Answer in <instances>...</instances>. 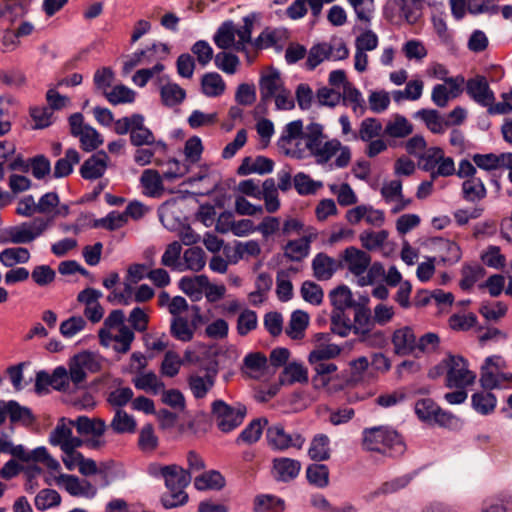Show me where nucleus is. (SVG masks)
I'll return each mask as SVG.
<instances>
[{
    "instance_id": "8",
    "label": "nucleus",
    "mask_w": 512,
    "mask_h": 512,
    "mask_svg": "<svg viewBox=\"0 0 512 512\" xmlns=\"http://www.w3.org/2000/svg\"><path fill=\"white\" fill-rule=\"evenodd\" d=\"M53 218L36 217L32 221L11 226L5 230V241L13 244H27L41 236L51 225Z\"/></svg>"
},
{
    "instance_id": "38",
    "label": "nucleus",
    "mask_w": 512,
    "mask_h": 512,
    "mask_svg": "<svg viewBox=\"0 0 512 512\" xmlns=\"http://www.w3.org/2000/svg\"><path fill=\"white\" fill-rule=\"evenodd\" d=\"M330 440L325 434H317L311 441L308 455L314 461H325L330 458Z\"/></svg>"
},
{
    "instance_id": "32",
    "label": "nucleus",
    "mask_w": 512,
    "mask_h": 512,
    "mask_svg": "<svg viewBox=\"0 0 512 512\" xmlns=\"http://www.w3.org/2000/svg\"><path fill=\"white\" fill-rule=\"evenodd\" d=\"M473 409L481 415L491 414L497 405L496 396L489 391L476 392L471 397Z\"/></svg>"
},
{
    "instance_id": "50",
    "label": "nucleus",
    "mask_w": 512,
    "mask_h": 512,
    "mask_svg": "<svg viewBox=\"0 0 512 512\" xmlns=\"http://www.w3.org/2000/svg\"><path fill=\"white\" fill-rule=\"evenodd\" d=\"M387 238L388 232L386 230H365L359 235L361 245L369 251L381 248L386 242Z\"/></svg>"
},
{
    "instance_id": "2",
    "label": "nucleus",
    "mask_w": 512,
    "mask_h": 512,
    "mask_svg": "<svg viewBox=\"0 0 512 512\" xmlns=\"http://www.w3.org/2000/svg\"><path fill=\"white\" fill-rule=\"evenodd\" d=\"M305 146L310 154L315 158L319 165L328 163L338 152L334 165L337 168H345L351 161V150L348 146H343L336 139L327 140L324 134V127L319 123H310L306 126L303 134Z\"/></svg>"
},
{
    "instance_id": "7",
    "label": "nucleus",
    "mask_w": 512,
    "mask_h": 512,
    "mask_svg": "<svg viewBox=\"0 0 512 512\" xmlns=\"http://www.w3.org/2000/svg\"><path fill=\"white\" fill-rule=\"evenodd\" d=\"M457 176L465 179L462 183V196L467 202L476 203L487 196L483 180L477 176L476 167L470 161H460Z\"/></svg>"
},
{
    "instance_id": "31",
    "label": "nucleus",
    "mask_w": 512,
    "mask_h": 512,
    "mask_svg": "<svg viewBox=\"0 0 512 512\" xmlns=\"http://www.w3.org/2000/svg\"><path fill=\"white\" fill-rule=\"evenodd\" d=\"M201 88L203 94L208 97H218L226 89V84L221 75L216 72L206 73L201 79Z\"/></svg>"
},
{
    "instance_id": "30",
    "label": "nucleus",
    "mask_w": 512,
    "mask_h": 512,
    "mask_svg": "<svg viewBox=\"0 0 512 512\" xmlns=\"http://www.w3.org/2000/svg\"><path fill=\"white\" fill-rule=\"evenodd\" d=\"M30 258L31 254L25 247H11L0 252V262L8 268H12L17 264H25Z\"/></svg>"
},
{
    "instance_id": "17",
    "label": "nucleus",
    "mask_w": 512,
    "mask_h": 512,
    "mask_svg": "<svg viewBox=\"0 0 512 512\" xmlns=\"http://www.w3.org/2000/svg\"><path fill=\"white\" fill-rule=\"evenodd\" d=\"M300 461L288 457H277L272 461L271 474L278 482L288 483L296 479L301 471Z\"/></svg>"
},
{
    "instance_id": "27",
    "label": "nucleus",
    "mask_w": 512,
    "mask_h": 512,
    "mask_svg": "<svg viewBox=\"0 0 512 512\" xmlns=\"http://www.w3.org/2000/svg\"><path fill=\"white\" fill-rule=\"evenodd\" d=\"M303 122L301 120H295L289 122L283 129L282 135L278 140V146L287 155L294 156L295 152H291L289 146L291 142L299 137L303 138Z\"/></svg>"
},
{
    "instance_id": "12",
    "label": "nucleus",
    "mask_w": 512,
    "mask_h": 512,
    "mask_svg": "<svg viewBox=\"0 0 512 512\" xmlns=\"http://www.w3.org/2000/svg\"><path fill=\"white\" fill-rule=\"evenodd\" d=\"M9 446L10 444L7 446L6 452L11 453L15 458L22 462H40L45 465L47 469L54 472H59L61 469L59 461L52 457L48 450L43 446L37 447L31 451H27L23 445H17L8 449Z\"/></svg>"
},
{
    "instance_id": "21",
    "label": "nucleus",
    "mask_w": 512,
    "mask_h": 512,
    "mask_svg": "<svg viewBox=\"0 0 512 512\" xmlns=\"http://www.w3.org/2000/svg\"><path fill=\"white\" fill-rule=\"evenodd\" d=\"M329 298L335 308L331 321L332 324L337 325L338 320L344 317L343 312L348 308H352V292L347 286H339L329 293Z\"/></svg>"
},
{
    "instance_id": "5",
    "label": "nucleus",
    "mask_w": 512,
    "mask_h": 512,
    "mask_svg": "<svg viewBox=\"0 0 512 512\" xmlns=\"http://www.w3.org/2000/svg\"><path fill=\"white\" fill-rule=\"evenodd\" d=\"M364 449L387 453L388 450L395 449L397 452L403 451V443L399 434L388 427L380 426L368 428L363 431Z\"/></svg>"
},
{
    "instance_id": "36",
    "label": "nucleus",
    "mask_w": 512,
    "mask_h": 512,
    "mask_svg": "<svg viewBox=\"0 0 512 512\" xmlns=\"http://www.w3.org/2000/svg\"><path fill=\"white\" fill-rule=\"evenodd\" d=\"M412 131V124L404 116L397 114L386 124L384 135L392 138H404L410 135Z\"/></svg>"
},
{
    "instance_id": "37",
    "label": "nucleus",
    "mask_w": 512,
    "mask_h": 512,
    "mask_svg": "<svg viewBox=\"0 0 512 512\" xmlns=\"http://www.w3.org/2000/svg\"><path fill=\"white\" fill-rule=\"evenodd\" d=\"M140 182L148 196H160L163 191L162 178L158 171L154 169H146L143 171Z\"/></svg>"
},
{
    "instance_id": "55",
    "label": "nucleus",
    "mask_w": 512,
    "mask_h": 512,
    "mask_svg": "<svg viewBox=\"0 0 512 512\" xmlns=\"http://www.w3.org/2000/svg\"><path fill=\"white\" fill-rule=\"evenodd\" d=\"M268 423L267 419L253 420L238 436L237 442L247 444L255 443L259 440L263 427Z\"/></svg>"
},
{
    "instance_id": "16",
    "label": "nucleus",
    "mask_w": 512,
    "mask_h": 512,
    "mask_svg": "<svg viewBox=\"0 0 512 512\" xmlns=\"http://www.w3.org/2000/svg\"><path fill=\"white\" fill-rule=\"evenodd\" d=\"M467 94L478 104L488 109L493 105L494 93L484 76H476L466 82Z\"/></svg>"
},
{
    "instance_id": "44",
    "label": "nucleus",
    "mask_w": 512,
    "mask_h": 512,
    "mask_svg": "<svg viewBox=\"0 0 512 512\" xmlns=\"http://www.w3.org/2000/svg\"><path fill=\"white\" fill-rule=\"evenodd\" d=\"M72 426H75L74 421L61 418L56 427L50 433V444L53 446H60L62 449L64 443L68 441L72 434Z\"/></svg>"
},
{
    "instance_id": "28",
    "label": "nucleus",
    "mask_w": 512,
    "mask_h": 512,
    "mask_svg": "<svg viewBox=\"0 0 512 512\" xmlns=\"http://www.w3.org/2000/svg\"><path fill=\"white\" fill-rule=\"evenodd\" d=\"M341 99L344 105L351 106L356 115L362 116L365 113V100L361 92L351 83H345V88L341 93Z\"/></svg>"
},
{
    "instance_id": "49",
    "label": "nucleus",
    "mask_w": 512,
    "mask_h": 512,
    "mask_svg": "<svg viewBox=\"0 0 512 512\" xmlns=\"http://www.w3.org/2000/svg\"><path fill=\"white\" fill-rule=\"evenodd\" d=\"M258 326L257 313L248 308H244L238 315L236 330L240 336H246Z\"/></svg>"
},
{
    "instance_id": "54",
    "label": "nucleus",
    "mask_w": 512,
    "mask_h": 512,
    "mask_svg": "<svg viewBox=\"0 0 512 512\" xmlns=\"http://www.w3.org/2000/svg\"><path fill=\"white\" fill-rule=\"evenodd\" d=\"M309 483L324 488L329 483V470L324 464H311L306 471Z\"/></svg>"
},
{
    "instance_id": "43",
    "label": "nucleus",
    "mask_w": 512,
    "mask_h": 512,
    "mask_svg": "<svg viewBox=\"0 0 512 512\" xmlns=\"http://www.w3.org/2000/svg\"><path fill=\"white\" fill-rule=\"evenodd\" d=\"M183 266L185 270L201 271L206 264L205 252L200 247H191L184 251Z\"/></svg>"
},
{
    "instance_id": "11",
    "label": "nucleus",
    "mask_w": 512,
    "mask_h": 512,
    "mask_svg": "<svg viewBox=\"0 0 512 512\" xmlns=\"http://www.w3.org/2000/svg\"><path fill=\"white\" fill-rule=\"evenodd\" d=\"M268 445L276 451H285L289 448L301 449L305 438L299 433H288L281 423L268 427L266 431Z\"/></svg>"
},
{
    "instance_id": "24",
    "label": "nucleus",
    "mask_w": 512,
    "mask_h": 512,
    "mask_svg": "<svg viewBox=\"0 0 512 512\" xmlns=\"http://www.w3.org/2000/svg\"><path fill=\"white\" fill-rule=\"evenodd\" d=\"M339 267L340 264L325 253H318L312 260L313 275L319 281L329 280Z\"/></svg>"
},
{
    "instance_id": "60",
    "label": "nucleus",
    "mask_w": 512,
    "mask_h": 512,
    "mask_svg": "<svg viewBox=\"0 0 512 512\" xmlns=\"http://www.w3.org/2000/svg\"><path fill=\"white\" fill-rule=\"evenodd\" d=\"M215 66L227 74H235L240 64L239 58L232 53L219 52L214 57Z\"/></svg>"
},
{
    "instance_id": "13",
    "label": "nucleus",
    "mask_w": 512,
    "mask_h": 512,
    "mask_svg": "<svg viewBox=\"0 0 512 512\" xmlns=\"http://www.w3.org/2000/svg\"><path fill=\"white\" fill-rule=\"evenodd\" d=\"M340 266L346 268L358 279L365 274L371 263V256L354 246L347 247L340 255Z\"/></svg>"
},
{
    "instance_id": "15",
    "label": "nucleus",
    "mask_w": 512,
    "mask_h": 512,
    "mask_svg": "<svg viewBox=\"0 0 512 512\" xmlns=\"http://www.w3.org/2000/svg\"><path fill=\"white\" fill-rule=\"evenodd\" d=\"M102 295L101 291L94 288H86L77 295V301L85 305V317L92 323H98L104 316V308L99 303Z\"/></svg>"
},
{
    "instance_id": "35",
    "label": "nucleus",
    "mask_w": 512,
    "mask_h": 512,
    "mask_svg": "<svg viewBox=\"0 0 512 512\" xmlns=\"http://www.w3.org/2000/svg\"><path fill=\"white\" fill-rule=\"evenodd\" d=\"M133 384L139 390L158 394L164 390V383L154 372L139 373L134 379Z\"/></svg>"
},
{
    "instance_id": "42",
    "label": "nucleus",
    "mask_w": 512,
    "mask_h": 512,
    "mask_svg": "<svg viewBox=\"0 0 512 512\" xmlns=\"http://www.w3.org/2000/svg\"><path fill=\"white\" fill-rule=\"evenodd\" d=\"M332 52V44L323 42L313 45L308 53L307 68L310 70L315 69L324 60H329Z\"/></svg>"
},
{
    "instance_id": "29",
    "label": "nucleus",
    "mask_w": 512,
    "mask_h": 512,
    "mask_svg": "<svg viewBox=\"0 0 512 512\" xmlns=\"http://www.w3.org/2000/svg\"><path fill=\"white\" fill-rule=\"evenodd\" d=\"M414 117L422 120L426 127L435 134L443 133L448 125L435 109H421L414 114Z\"/></svg>"
},
{
    "instance_id": "39",
    "label": "nucleus",
    "mask_w": 512,
    "mask_h": 512,
    "mask_svg": "<svg viewBox=\"0 0 512 512\" xmlns=\"http://www.w3.org/2000/svg\"><path fill=\"white\" fill-rule=\"evenodd\" d=\"M170 333L179 341L189 342L193 339L195 331L186 317L177 316L171 320Z\"/></svg>"
},
{
    "instance_id": "47",
    "label": "nucleus",
    "mask_w": 512,
    "mask_h": 512,
    "mask_svg": "<svg viewBox=\"0 0 512 512\" xmlns=\"http://www.w3.org/2000/svg\"><path fill=\"white\" fill-rule=\"evenodd\" d=\"M225 485L223 476L215 470L203 473L194 480V486L197 490L215 489L219 490Z\"/></svg>"
},
{
    "instance_id": "45",
    "label": "nucleus",
    "mask_w": 512,
    "mask_h": 512,
    "mask_svg": "<svg viewBox=\"0 0 512 512\" xmlns=\"http://www.w3.org/2000/svg\"><path fill=\"white\" fill-rule=\"evenodd\" d=\"M160 94L163 104L168 107L179 105L186 97L185 90L176 83L162 85Z\"/></svg>"
},
{
    "instance_id": "18",
    "label": "nucleus",
    "mask_w": 512,
    "mask_h": 512,
    "mask_svg": "<svg viewBox=\"0 0 512 512\" xmlns=\"http://www.w3.org/2000/svg\"><path fill=\"white\" fill-rule=\"evenodd\" d=\"M130 141L132 145L140 146H155V150L165 151L167 146L163 141H155L154 134L150 129L144 125V117L141 114H137L134 119V127L131 131Z\"/></svg>"
},
{
    "instance_id": "53",
    "label": "nucleus",
    "mask_w": 512,
    "mask_h": 512,
    "mask_svg": "<svg viewBox=\"0 0 512 512\" xmlns=\"http://www.w3.org/2000/svg\"><path fill=\"white\" fill-rule=\"evenodd\" d=\"M110 426L116 433H133L136 430V421L124 410L118 409Z\"/></svg>"
},
{
    "instance_id": "63",
    "label": "nucleus",
    "mask_w": 512,
    "mask_h": 512,
    "mask_svg": "<svg viewBox=\"0 0 512 512\" xmlns=\"http://www.w3.org/2000/svg\"><path fill=\"white\" fill-rule=\"evenodd\" d=\"M138 446L143 452H152L157 448L158 437L155 435L152 424H146L141 428Z\"/></svg>"
},
{
    "instance_id": "33",
    "label": "nucleus",
    "mask_w": 512,
    "mask_h": 512,
    "mask_svg": "<svg viewBox=\"0 0 512 512\" xmlns=\"http://www.w3.org/2000/svg\"><path fill=\"white\" fill-rule=\"evenodd\" d=\"M74 425L79 434L93 435L100 437L106 430V423L102 419H90L86 416H80L74 421Z\"/></svg>"
},
{
    "instance_id": "48",
    "label": "nucleus",
    "mask_w": 512,
    "mask_h": 512,
    "mask_svg": "<svg viewBox=\"0 0 512 512\" xmlns=\"http://www.w3.org/2000/svg\"><path fill=\"white\" fill-rule=\"evenodd\" d=\"M310 249V238L302 237L297 240L289 241L285 246V256L292 261H301L304 259Z\"/></svg>"
},
{
    "instance_id": "40",
    "label": "nucleus",
    "mask_w": 512,
    "mask_h": 512,
    "mask_svg": "<svg viewBox=\"0 0 512 512\" xmlns=\"http://www.w3.org/2000/svg\"><path fill=\"white\" fill-rule=\"evenodd\" d=\"M9 418L12 423H18L25 427L31 426L36 418L30 408L20 405L14 400L9 401Z\"/></svg>"
},
{
    "instance_id": "1",
    "label": "nucleus",
    "mask_w": 512,
    "mask_h": 512,
    "mask_svg": "<svg viewBox=\"0 0 512 512\" xmlns=\"http://www.w3.org/2000/svg\"><path fill=\"white\" fill-rule=\"evenodd\" d=\"M67 365V368L64 366L56 367L52 374L39 371L35 379L36 393H47L48 386L59 392L76 393L85 387L88 373H96L101 369L99 358L88 351L74 355Z\"/></svg>"
},
{
    "instance_id": "59",
    "label": "nucleus",
    "mask_w": 512,
    "mask_h": 512,
    "mask_svg": "<svg viewBox=\"0 0 512 512\" xmlns=\"http://www.w3.org/2000/svg\"><path fill=\"white\" fill-rule=\"evenodd\" d=\"M31 278L39 287H47L56 279V272L49 265H37L31 272Z\"/></svg>"
},
{
    "instance_id": "3",
    "label": "nucleus",
    "mask_w": 512,
    "mask_h": 512,
    "mask_svg": "<svg viewBox=\"0 0 512 512\" xmlns=\"http://www.w3.org/2000/svg\"><path fill=\"white\" fill-rule=\"evenodd\" d=\"M254 21L249 16L243 19V25L237 26L231 21L224 22L216 31L213 40L220 49H234L245 52L246 46L251 43Z\"/></svg>"
},
{
    "instance_id": "6",
    "label": "nucleus",
    "mask_w": 512,
    "mask_h": 512,
    "mask_svg": "<svg viewBox=\"0 0 512 512\" xmlns=\"http://www.w3.org/2000/svg\"><path fill=\"white\" fill-rule=\"evenodd\" d=\"M440 367L446 369V385L449 388H466L475 382L476 374L468 369L467 361L459 355H449Z\"/></svg>"
},
{
    "instance_id": "10",
    "label": "nucleus",
    "mask_w": 512,
    "mask_h": 512,
    "mask_svg": "<svg viewBox=\"0 0 512 512\" xmlns=\"http://www.w3.org/2000/svg\"><path fill=\"white\" fill-rule=\"evenodd\" d=\"M436 77L443 80L444 84H437L433 87L431 100L437 107L444 108L448 105L450 100L457 98L463 92L465 79L461 75L456 77H444L438 75L437 71Z\"/></svg>"
},
{
    "instance_id": "64",
    "label": "nucleus",
    "mask_w": 512,
    "mask_h": 512,
    "mask_svg": "<svg viewBox=\"0 0 512 512\" xmlns=\"http://www.w3.org/2000/svg\"><path fill=\"white\" fill-rule=\"evenodd\" d=\"M437 411L439 406L430 398L421 399L415 403V413L424 422L432 423Z\"/></svg>"
},
{
    "instance_id": "34",
    "label": "nucleus",
    "mask_w": 512,
    "mask_h": 512,
    "mask_svg": "<svg viewBox=\"0 0 512 512\" xmlns=\"http://www.w3.org/2000/svg\"><path fill=\"white\" fill-rule=\"evenodd\" d=\"M80 161V155L75 149H68L65 152V156L56 161L53 177L54 178H63L70 175L73 171L74 165L78 164Z\"/></svg>"
},
{
    "instance_id": "25",
    "label": "nucleus",
    "mask_w": 512,
    "mask_h": 512,
    "mask_svg": "<svg viewBox=\"0 0 512 512\" xmlns=\"http://www.w3.org/2000/svg\"><path fill=\"white\" fill-rule=\"evenodd\" d=\"M168 52L169 48L166 44L154 43L147 49L135 53L128 61H126L124 64V70L128 72L137 65L151 62L155 54L162 53L163 55H167Z\"/></svg>"
},
{
    "instance_id": "20",
    "label": "nucleus",
    "mask_w": 512,
    "mask_h": 512,
    "mask_svg": "<svg viewBox=\"0 0 512 512\" xmlns=\"http://www.w3.org/2000/svg\"><path fill=\"white\" fill-rule=\"evenodd\" d=\"M394 353L399 356L415 354L417 356L416 336L408 326L396 329L392 335Z\"/></svg>"
},
{
    "instance_id": "26",
    "label": "nucleus",
    "mask_w": 512,
    "mask_h": 512,
    "mask_svg": "<svg viewBox=\"0 0 512 512\" xmlns=\"http://www.w3.org/2000/svg\"><path fill=\"white\" fill-rule=\"evenodd\" d=\"M216 372H206L204 376L191 374L188 378V384L192 394L200 399L206 396L214 386Z\"/></svg>"
},
{
    "instance_id": "41",
    "label": "nucleus",
    "mask_w": 512,
    "mask_h": 512,
    "mask_svg": "<svg viewBox=\"0 0 512 512\" xmlns=\"http://www.w3.org/2000/svg\"><path fill=\"white\" fill-rule=\"evenodd\" d=\"M383 130L381 122L373 117L364 119L359 127L358 134L353 133V139H360L368 142L381 135Z\"/></svg>"
},
{
    "instance_id": "62",
    "label": "nucleus",
    "mask_w": 512,
    "mask_h": 512,
    "mask_svg": "<svg viewBox=\"0 0 512 512\" xmlns=\"http://www.w3.org/2000/svg\"><path fill=\"white\" fill-rule=\"evenodd\" d=\"M77 137H79L81 147L85 151H93L103 143L101 135L89 125L84 130H81Z\"/></svg>"
},
{
    "instance_id": "4",
    "label": "nucleus",
    "mask_w": 512,
    "mask_h": 512,
    "mask_svg": "<svg viewBox=\"0 0 512 512\" xmlns=\"http://www.w3.org/2000/svg\"><path fill=\"white\" fill-rule=\"evenodd\" d=\"M167 492L161 496V503L166 509L184 505L188 501L185 488L191 482V475L179 465L171 464L164 477Z\"/></svg>"
},
{
    "instance_id": "52",
    "label": "nucleus",
    "mask_w": 512,
    "mask_h": 512,
    "mask_svg": "<svg viewBox=\"0 0 512 512\" xmlns=\"http://www.w3.org/2000/svg\"><path fill=\"white\" fill-rule=\"evenodd\" d=\"M308 323L309 316L306 312L301 310L294 311L291 315L286 332L292 339H298L302 336V333L308 326Z\"/></svg>"
},
{
    "instance_id": "57",
    "label": "nucleus",
    "mask_w": 512,
    "mask_h": 512,
    "mask_svg": "<svg viewBox=\"0 0 512 512\" xmlns=\"http://www.w3.org/2000/svg\"><path fill=\"white\" fill-rule=\"evenodd\" d=\"M341 353V348L336 344L319 345L309 354V362H325L337 357Z\"/></svg>"
},
{
    "instance_id": "61",
    "label": "nucleus",
    "mask_w": 512,
    "mask_h": 512,
    "mask_svg": "<svg viewBox=\"0 0 512 512\" xmlns=\"http://www.w3.org/2000/svg\"><path fill=\"white\" fill-rule=\"evenodd\" d=\"M505 154L506 153H501L499 155L494 153L475 154L472 159L475 165L480 169L491 171L503 166L502 157H504Z\"/></svg>"
},
{
    "instance_id": "19",
    "label": "nucleus",
    "mask_w": 512,
    "mask_h": 512,
    "mask_svg": "<svg viewBox=\"0 0 512 512\" xmlns=\"http://www.w3.org/2000/svg\"><path fill=\"white\" fill-rule=\"evenodd\" d=\"M56 484L63 485L72 496L93 498L97 489L87 480H80L74 475L60 474L56 477Z\"/></svg>"
},
{
    "instance_id": "58",
    "label": "nucleus",
    "mask_w": 512,
    "mask_h": 512,
    "mask_svg": "<svg viewBox=\"0 0 512 512\" xmlns=\"http://www.w3.org/2000/svg\"><path fill=\"white\" fill-rule=\"evenodd\" d=\"M105 97L113 105L132 103L135 99V92L125 85H116L111 91L105 92Z\"/></svg>"
},
{
    "instance_id": "22",
    "label": "nucleus",
    "mask_w": 512,
    "mask_h": 512,
    "mask_svg": "<svg viewBox=\"0 0 512 512\" xmlns=\"http://www.w3.org/2000/svg\"><path fill=\"white\" fill-rule=\"evenodd\" d=\"M284 88L280 72L271 68L259 81L261 101L267 102Z\"/></svg>"
},
{
    "instance_id": "23",
    "label": "nucleus",
    "mask_w": 512,
    "mask_h": 512,
    "mask_svg": "<svg viewBox=\"0 0 512 512\" xmlns=\"http://www.w3.org/2000/svg\"><path fill=\"white\" fill-rule=\"evenodd\" d=\"M108 156L105 152H98L84 161L80 174L84 179L94 180L102 177L107 168Z\"/></svg>"
},
{
    "instance_id": "46",
    "label": "nucleus",
    "mask_w": 512,
    "mask_h": 512,
    "mask_svg": "<svg viewBox=\"0 0 512 512\" xmlns=\"http://www.w3.org/2000/svg\"><path fill=\"white\" fill-rule=\"evenodd\" d=\"M182 246L179 242L174 241L167 245L162 257L161 264L179 272L184 271V266L180 262Z\"/></svg>"
},
{
    "instance_id": "14",
    "label": "nucleus",
    "mask_w": 512,
    "mask_h": 512,
    "mask_svg": "<svg viewBox=\"0 0 512 512\" xmlns=\"http://www.w3.org/2000/svg\"><path fill=\"white\" fill-rule=\"evenodd\" d=\"M495 358L486 359V364L482 367L479 382L483 389L492 390L503 387L504 382L512 381V373L500 372L499 366L494 362ZM498 360V358H496Z\"/></svg>"
},
{
    "instance_id": "56",
    "label": "nucleus",
    "mask_w": 512,
    "mask_h": 512,
    "mask_svg": "<svg viewBox=\"0 0 512 512\" xmlns=\"http://www.w3.org/2000/svg\"><path fill=\"white\" fill-rule=\"evenodd\" d=\"M35 507L40 511L58 506L61 503L60 494L53 489H43L35 497Z\"/></svg>"
},
{
    "instance_id": "51",
    "label": "nucleus",
    "mask_w": 512,
    "mask_h": 512,
    "mask_svg": "<svg viewBox=\"0 0 512 512\" xmlns=\"http://www.w3.org/2000/svg\"><path fill=\"white\" fill-rule=\"evenodd\" d=\"M283 510V500L270 494L257 495L254 499L255 512H279Z\"/></svg>"
},
{
    "instance_id": "9",
    "label": "nucleus",
    "mask_w": 512,
    "mask_h": 512,
    "mask_svg": "<svg viewBox=\"0 0 512 512\" xmlns=\"http://www.w3.org/2000/svg\"><path fill=\"white\" fill-rule=\"evenodd\" d=\"M246 412V407L239 403L233 406L223 400H216L212 403L213 418L222 432L227 433L240 426Z\"/></svg>"
}]
</instances>
